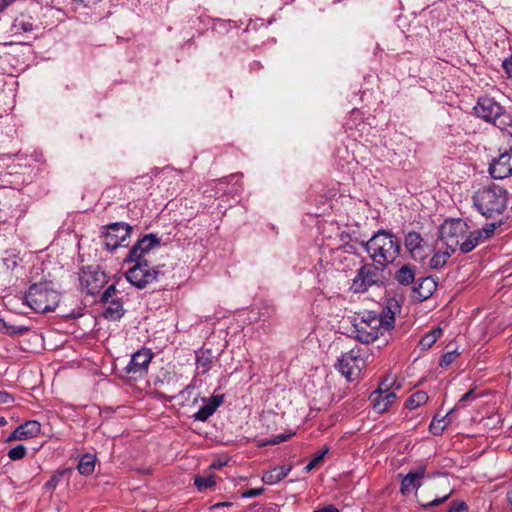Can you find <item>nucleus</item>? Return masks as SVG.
Returning a JSON list of instances; mask_svg holds the SVG:
<instances>
[{
    "label": "nucleus",
    "instance_id": "ea45409f",
    "mask_svg": "<svg viewBox=\"0 0 512 512\" xmlns=\"http://www.w3.org/2000/svg\"><path fill=\"white\" fill-rule=\"evenodd\" d=\"M452 492L453 491L451 490L449 493L445 494L444 496L437 497V498L433 499L432 501L428 502L427 504H422V506L423 507L438 506V505L444 503L445 501H447L448 498L451 496Z\"/></svg>",
    "mask_w": 512,
    "mask_h": 512
},
{
    "label": "nucleus",
    "instance_id": "b1692460",
    "mask_svg": "<svg viewBox=\"0 0 512 512\" xmlns=\"http://www.w3.org/2000/svg\"><path fill=\"white\" fill-rule=\"evenodd\" d=\"M395 280L403 286L411 285L415 281V268L411 264H403L395 273Z\"/></svg>",
    "mask_w": 512,
    "mask_h": 512
},
{
    "label": "nucleus",
    "instance_id": "6ab92c4d",
    "mask_svg": "<svg viewBox=\"0 0 512 512\" xmlns=\"http://www.w3.org/2000/svg\"><path fill=\"white\" fill-rule=\"evenodd\" d=\"M218 354L212 349L202 348L196 353V368L198 374H206L217 361Z\"/></svg>",
    "mask_w": 512,
    "mask_h": 512
},
{
    "label": "nucleus",
    "instance_id": "f8f14e48",
    "mask_svg": "<svg viewBox=\"0 0 512 512\" xmlns=\"http://www.w3.org/2000/svg\"><path fill=\"white\" fill-rule=\"evenodd\" d=\"M388 378L383 380L377 390L371 393L369 400L373 404V409L376 413L385 412L396 399V394L394 392L389 391L390 383H388Z\"/></svg>",
    "mask_w": 512,
    "mask_h": 512
},
{
    "label": "nucleus",
    "instance_id": "5701e85b",
    "mask_svg": "<svg viewBox=\"0 0 512 512\" xmlns=\"http://www.w3.org/2000/svg\"><path fill=\"white\" fill-rule=\"evenodd\" d=\"M106 307L103 315L109 320H118L124 315L123 303L119 298L109 300V302H103Z\"/></svg>",
    "mask_w": 512,
    "mask_h": 512
},
{
    "label": "nucleus",
    "instance_id": "a18cd8bd",
    "mask_svg": "<svg viewBox=\"0 0 512 512\" xmlns=\"http://www.w3.org/2000/svg\"><path fill=\"white\" fill-rule=\"evenodd\" d=\"M3 261L8 269H13L17 265L16 255H13L12 258L5 257L3 258Z\"/></svg>",
    "mask_w": 512,
    "mask_h": 512
},
{
    "label": "nucleus",
    "instance_id": "a211bd4d",
    "mask_svg": "<svg viewBox=\"0 0 512 512\" xmlns=\"http://www.w3.org/2000/svg\"><path fill=\"white\" fill-rule=\"evenodd\" d=\"M223 395H213L209 398H202L203 406L192 416L196 421H206L212 416L217 408L223 403Z\"/></svg>",
    "mask_w": 512,
    "mask_h": 512
},
{
    "label": "nucleus",
    "instance_id": "c85d7f7f",
    "mask_svg": "<svg viewBox=\"0 0 512 512\" xmlns=\"http://www.w3.org/2000/svg\"><path fill=\"white\" fill-rule=\"evenodd\" d=\"M442 330L441 328H435L431 330L429 333L424 335L419 341V346L422 350H427L432 347V345L438 340L441 336Z\"/></svg>",
    "mask_w": 512,
    "mask_h": 512
},
{
    "label": "nucleus",
    "instance_id": "e433bc0d",
    "mask_svg": "<svg viewBox=\"0 0 512 512\" xmlns=\"http://www.w3.org/2000/svg\"><path fill=\"white\" fill-rule=\"evenodd\" d=\"M457 356H458V353L456 351H450V352L445 353L440 360V366H442V367L449 366L451 363H453L455 361Z\"/></svg>",
    "mask_w": 512,
    "mask_h": 512
},
{
    "label": "nucleus",
    "instance_id": "dca6fc26",
    "mask_svg": "<svg viewBox=\"0 0 512 512\" xmlns=\"http://www.w3.org/2000/svg\"><path fill=\"white\" fill-rule=\"evenodd\" d=\"M159 244V239L154 234H147L136 242L130 249L127 260L138 261L143 260V256L152 248Z\"/></svg>",
    "mask_w": 512,
    "mask_h": 512
},
{
    "label": "nucleus",
    "instance_id": "2f4dec72",
    "mask_svg": "<svg viewBox=\"0 0 512 512\" xmlns=\"http://www.w3.org/2000/svg\"><path fill=\"white\" fill-rule=\"evenodd\" d=\"M70 469H63L56 471L44 485V489L46 490H54L58 484L62 481L65 474H67Z\"/></svg>",
    "mask_w": 512,
    "mask_h": 512
},
{
    "label": "nucleus",
    "instance_id": "423d86ee",
    "mask_svg": "<svg viewBox=\"0 0 512 512\" xmlns=\"http://www.w3.org/2000/svg\"><path fill=\"white\" fill-rule=\"evenodd\" d=\"M467 233H469V226L462 219L447 220L440 228L441 240L451 252L460 247L463 239L467 237Z\"/></svg>",
    "mask_w": 512,
    "mask_h": 512
},
{
    "label": "nucleus",
    "instance_id": "a878e982",
    "mask_svg": "<svg viewBox=\"0 0 512 512\" xmlns=\"http://www.w3.org/2000/svg\"><path fill=\"white\" fill-rule=\"evenodd\" d=\"M97 458L95 455L86 453L84 454L78 465L77 470L81 475L89 476L91 475L95 470V464H96Z\"/></svg>",
    "mask_w": 512,
    "mask_h": 512
},
{
    "label": "nucleus",
    "instance_id": "4c0bfd02",
    "mask_svg": "<svg viewBox=\"0 0 512 512\" xmlns=\"http://www.w3.org/2000/svg\"><path fill=\"white\" fill-rule=\"evenodd\" d=\"M289 437H290V435L279 434L272 439H269L267 441L259 443L258 446L262 447V446H267V445H276V444L286 441Z\"/></svg>",
    "mask_w": 512,
    "mask_h": 512
},
{
    "label": "nucleus",
    "instance_id": "3c124183",
    "mask_svg": "<svg viewBox=\"0 0 512 512\" xmlns=\"http://www.w3.org/2000/svg\"><path fill=\"white\" fill-rule=\"evenodd\" d=\"M233 504L231 502H218L211 506V509H218L222 507H231Z\"/></svg>",
    "mask_w": 512,
    "mask_h": 512
},
{
    "label": "nucleus",
    "instance_id": "603ef678",
    "mask_svg": "<svg viewBox=\"0 0 512 512\" xmlns=\"http://www.w3.org/2000/svg\"><path fill=\"white\" fill-rule=\"evenodd\" d=\"M223 465H224V463H222V462H213V463L210 465V468H213V469H220Z\"/></svg>",
    "mask_w": 512,
    "mask_h": 512
},
{
    "label": "nucleus",
    "instance_id": "473e14b6",
    "mask_svg": "<svg viewBox=\"0 0 512 512\" xmlns=\"http://www.w3.org/2000/svg\"><path fill=\"white\" fill-rule=\"evenodd\" d=\"M449 412L444 418L440 420L433 419L429 425V430L433 435H441L446 428L445 419L450 414Z\"/></svg>",
    "mask_w": 512,
    "mask_h": 512
},
{
    "label": "nucleus",
    "instance_id": "9d476101",
    "mask_svg": "<svg viewBox=\"0 0 512 512\" xmlns=\"http://www.w3.org/2000/svg\"><path fill=\"white\" fill-rule=\"evenodd\" d=\"M131 231L132 227L126 223H112L107 226V231L103 235V245L110 251L127 246Z\"/></svg>",
    "mask_w": 512,
    "mask_h": 512
},
{
    "label": "nucleus",
    "instance_id": "8fccbe9b",
    "mask_svg": "<svg viewBox=\"0 0 512 512\" xmlns=\"http://www.w3.org/2000/svg\"><path fill=\"white\" fill-rule=\"evenodd\" d=\"M473 395H474V391L473 390H469L464 395H462V397L460 398L459 402H466V401L472 399Z\"/></svg>",
    "mask_w": 512,
    "mask_h": 512
},
{
    "label": "nucleus",
    "instance_id": "412c9836",
    "mask_svg": "<svg viewBox=\"0 0 512 512\" xmlns=\"http://www.w3.org/2000/svg\"><path fill=\"white\" fill-rule=\"evenodd\" d=\"M437 288V283L431 277H424L419 280L417 287L414 288V292L417 294L419 300H426L432 296Z\"/></svg>",
    "mask_w": 512,
    "mask_h": 512
},
{
    "label": "nucleus",
    "instance_id": "a19ab883",
    "mask_svg": "<svg viewBox=\"0 0 512 512\" xmlns=\"http://www.w3.org/2000/svg\"><path fill=\"white\" fill-rule=\"evenodd\" d=\"M467 509V505L463 501H455L447 512H463Z\"/></svg>",
    "mask_w": 512,
    "mask_h": 512
},
{
    "label": "nucleus",
    "instance_id": "aec40b11",
    "mask_svg": "<svg viewBox=\"0 0 512 512\" xmlns=\"http://www.w3.org/2000/svg\"><path fill=\"white\" fill-rule=\"evenodd\" d=\"M425 467H420L414 471H410L401 482V493L409 494L413 489L420 487V480L425 476Z\"/></svg>",
    "mask_w": 512,
    "mask_h": 512
},
{
    "label": "nucleus",
    "instance_id": "72a5a7b5",
    "mask_svg": "<svg viewBox=\"0 0 512 512\" xmlns=\"http://www.w3.org/2000/svg\"><path fill=\"white\" fill-rule=\"evenodd\" d=\"M328 451L329 448L326 447L323 450H321L317 455H315L313 459L305 466V471L310 472L311 470H313L324 459Z\"/></svg>",
    "mask_w": 512,
    "mask_h": 512
},
{
    "label": "nucleus",
    "instance_id": "58836bf2",
    "mask_svg": "<svg viewBox=\"0 0 512 512\" xmlns=\"http://www.w3.org/2000/svg\"><path fill=\"white\" fill-rule=\"evenodd\" d=\"M497 228V224L495 223H489L486 224L482 229L477 230L478 232H483V239L490 238Z\"/></svg>",
    "mask_w": 512,
    "mask_h": 512
},
{
    "label": "nucleus",
    "instance_id": "ddd939ff",
    "mask_svg": "<svg viewBox=\"0 0 512 512\" xmlns=\"http://www.w3.org/2000/svg\"><path fill=\"white\" fill-rule=\"evenodd\" d=\"M489 173L494 179H505L512 176V146L493 159Z\"/></svg>",
    "mask_w": 512,
    "mask_h": 512
},
{
    "label": "nucleus",
    "instance_id": "37998d69",
    "mask_svg": "<svg viewBox=\"0 0 512 512\" xmlns=\"http://www.w3.org/2000/svg\"><path fill=\"white\" fill-rule=\"evenodd\" d=\"M502 67L505 70L508 77L512 79V56L503 61Z\"/></svg>",
    "mask_w": 512,
    "mask_h": 512
},
{
    "label": "nucleus",
    "instance_id": "f03ea898",
    "mask_svg": "<svg viewBox=\"0 0 512 512\" xmlns=\"http://www.w3.org/2000/svg\"><path fill=\"white\" fill-rule=\"evenodd\" d=\"M395 317L389 310L384 315L375 312H366L355 318L353 334L355 339L362 343L374 342L383 331L393 327Z\"/></svg>",
    "mask_w": 512,
    "mask_h": 512
},
{
    "label": "nucleus",
    "instance_id": "f257e3e1",
    "mask_svg": "<svg viewBox=\"0 0 512 512\" xmlns=\"http://www.w3.org/2000/svg\"><path fill=\"white\" fill-rule=\"evenodd\" d=\"M400 250L401 245L397 236L384 229L376 232L365 243V251L372 262L384 269L397 259Z\"/></svg>",
    "mask_w": 512,
    "mask_h": 512
},
{
    "label": "nucleus",
    "instance_id": "864d4df0",
    "mask_svg": "<svg viewBox=\"0 0 512 512\" xmlns=\"http://www.w3.org/2000/svg\"><path fill=\"white\" fill-rule=\"evenodd\" d=\"M7 424V420L4 417H0V427Z\"/></svg>",
    "mask_w": 512,
    "mask_h": 512
},
{
    "label": "nucleus",
    "instance_id": "1a4fd4ad",
    "mask_svg": "<svg viewBox=\"0 0 512 512\" xmlns=\"http://www.w3.org/2000/svg\"><path fill=\"white\" fill-rule=\"evenodd\" d=\"M365 366V360L362 356L360 348H353L344 353L339 360V371L348 381L356 379Z\"/></svg>",
    "mask_w": 512,
    "mask_h": 512
},
{
    "label": "nucleus",
    "instance_id": "f704fd0d",
    "mask_svg": "<svg viewBox=\"0 0 512 512\" xmlns=\"http://www.w3.org/2000/svg\"><path fill=\"white\" fill-rule=\"evenodd\" d=\"M27 449L24 445H17L8 451V457L13 460H20L25 457Z\"/></svg>",
    "mask_w": 512,
    "mask_h": 512
},
{
    "label": "nucleus",
    "instance_id": "393cba45",
    "mask_svg": "<svg viewBox=\"0 0 512 512\" xmlns=\"http://www.w3.org/2000/svg\"><path fill=\"white\" fill-rule=\"evenodd\" d=\"M483 240V232H478L477 230L471 231L469 229V233H467V237L463 239L459 249L463 253H468L472 251L479 243Z\"/></svg>",
    "mask_w": 512,
    "mask_h": 512
},
{
    "label": "nucleus",
    "instance_id": "4be33fe9",
    "mask_svg": "<svg viewBox=\"0 0 512 512\" xmlns=\"http://www.w3.org/2000/svg\"><path fill=\"white\" fill-rule=\"evenodd\" d=\"M291 471L290 466L275 467L266 471L262 476V481L268 485H274L283 480Z\"/></svg>",
    "mask_w": 512,
    "mask_h": 512
},
{
    "label": "nucleus",
    "instance_id": "9b49d317",
    "mask_svg": "<svg viewBox=\"0 0 512 512\" xmlns=\"http://www.w3.org/2000/svg\"><path fill=\"white\" fill-rule=\"evenodd\" d=\"M404 245L410 257L415 261H423L432 252L430 245L415 231H410L405 235Z\"/></svg>",
    "mask_w": 512,
    "mask_h": 512
},
{
    "label": "nucleus",
    "instance_id": "bb28decb",
    "mask_svg": "<svg viewBox=\"0 0 512 512\" xmlns=\"http://www.w3.org/2000/svg\"><path fill=\"white\" fill-rule=\"evenodd\" d=\"M34 29L35 27L31 19L22 16L15 19L11 30L14 35H17L22 33H31Z\"/></svg>",
    "mask_w": 512,
    "mask_h": 512
},
{
    "label": "nucleus",
    "instance_id": "6e6552de",
    "mask_svg": "<svg viewBox=\"0 0 512 512\" xmlns=\"http://www.w3.org/2000/svg\"><path fill=\"white\" fill-rule=\"evenodd\" d=\"M79 282L82 292L88 295H95L107 283V276L98 266H87L81 269Z\"/></svg>",
    "mask_w": 512,
    "mask_h": 512
},
{
    "label": "nucleus",
    "instance_id": "c03bdc74",
    "mask_svg": "<svg viewBox=\"0 0 512 512\" xmlns=\"http://www.w3.org/2000/svg\"><path fill=\"white\" fill-rule=\"evenodd\" d=\"M198 385H197V380L196 379H193L191 381L190 384H188L186 386L185 389H183L180 393H179V396L183 397V398H186V395H189L190 391L194 388H196Z\"/></svg>",
    "mask_w": 512,
    "mask_h": 512
},
{
    "label": "nucleus",
    "instance_id": "2eb2a0df",
    "mask_svg": "<svg viewBox=\"0 0 512 512\" xmlns=\"http://www.w3.org/2000/svg\"><path fill=\"white\" fill-rule=\"evenodd\" d=\"M152 357L153 355L149 349H141L135 352L127 365V372L138 376L146 374Z\"/></svg>",
    "mask_w": 512,
    "mask_h": 512
},
{
    "label": "nucleus",
    "instance_id": "7c9ffc66",
    "mask_svg": "<svg viewBox=\"0 0 512 512\" xmlns=\"http://www.w3.org/2000/svg\"><path fill=\"white\" fill-rule=\"evenodd\" d=\"M215 475L209 474L208 476H197L194 479V484L199 491L207 490L215 485Z\"/></svg>",
    "mask_w": 512,
    "mask_h": 512
},
{
    "label": "nucleus",
    "instance_id": "09e8293b",
    "mask_svg": "<svg viewBox=\"0 0 512 512\" xmlns=\"http://www.w3.org/2000/svg\"><path fill=\"white\" fill-rule=\"evenodd\" d=\"M15 0H0V12L4 11L8 6L14 3Z\"/></svg>",
    "mask_w": 512,
    "mask_h": 512
},
{
    "label": "nucleus",
    "instance_id": "79ce46f5",
    "mask_svg": "<svg viewBox=\"0 0 512 512\" xmlns=\"http://www.w3.org/2000/svg\"><path fill=\"white\" fill-rule=\"evenodd\" d=\"M263 492H264L263 488H254V489H249V490L244 491L241 496L243 498H253V497H257V496L261 495Z\"/></svg>",
    "mask_w": 512,
    "mask_h": 512
},
{
    "label": "nucleus",
    "instance_id": "c756f323",
    "mask_svg": "<svg viewBox=\"0 0 512 512\" xmlns=\"http://www.w3.org/2000/svg\"><path fill=\"white\" fill-rule=\"evenodd\" d=\"M429 397L425 391L414 392L406 401V407L416 409L428 401Z\"/></svg>",
    "mask_w": 512,
    "mask_h": 512
},
{
    "label": "nucleus",
    "instance_id": "f3484780",
    "mask_svg": "<svg viewBox=\"0 0 512 512\" xmlns=\"http://www.w3.org/2000/svg\"><path fill=\"white\" fill-rule=\"evenodd\" d=\"M41 432V425L36 420H28L19 425L6 439V442L21 441L37 437Z\"/></svg>",
    "mask_w": 512,
    "mask_h": 512
},
{
    "label": "nucleus",
    "instance_id": "4468645a",
    "mask_svg": "<svg viewBox=\"0 0 512 512\" xmlns=\"http://www.w3.org/2000/svg\"><path fill=\"white\" fill-rule=\"evenodd\" d=\"M474 112L487 122H495L502 115V107L493 98L482 97L475 105Z\"/></svg>",
    "mask_w": 512,
    "mask_h": 512
},
{
    "label": "nucleus",
    "instance_id": "0eeeda50",
    "mask_svg": "<svg viewBox=\"0 0 512 512\" xmlns=\"http://www.w3.org/2000/svg\"><path fill=\"white\" fill-rule=\"evenodd\" d=\"M135 262V265L125 273V277L129 283L138 289H143L148 284L156 281L161 274L160 267H150L147 260Z\"/></svg>",
    "mask_w": 512,
    "mask_h": 512
},
{
    "label": "nucleus",
    "instance_id": "20e7f679",
    "mask_svg": "<svg viewBox=\"0 0 512 512\" xmlns=\"http://www.w3.org/2000/svg\"><path fill=\"white\" fill-rule=\"evenodd\" d=\"M25 303L35 312L54 311L60 302V294L50 282L32 284L24 295Z\"/></svg>",
    "mask_w": 512,
    "mask_h": 512
},
{
    "label": "nucleus",
    "instance_id": "49530a36",
    "mask_svg": "<svg viewBox=\"0 0 512 512\" xmlns=\"http://www.w3.org/2000/svg\"><path fill=\"white\" fill-rule=\"evenodd\" d=\"M13 402V397L11 394L0 391V404H9Z\"/></svg>",
    "mask_w": 512,
    "mask_h": 512
},
{
    "label": "nucleus",
    "instance_id": "7ed1b4c3",
    "mask_svg": "<svg viewBox=\"0 0 512 512\" xmlns=\"http://www.w3.org/2000/svg\"><path fill=\"white\" fill-rule=\"evenodd\" d=\"M507 200L508 192L495 185L478 190L473 197L474 205L487 218L502 214L506 209Z\"/></svg>",
    "mask_w": 512,
    "mask_h": 512
},
{
    "label": "nucleus",
    "instance_id": "de8ad7c7",
    "mask_svg": "<svg viewBox=\"0 0 512 512\" xmlns=\"http://www.w3.org/2000/svg\"><path fill=\"white\" fill-rule=\"evenodd\" d=\"M314 512H339V510L334 505H327Z\"/></svg>",
    "mask_w": 512,
    "mask_h": 512
},
{
    "label": "nucleus",
    "instance_id": "cd10ccee",
    "mask_svg": "<svg viewBox=\"0 0 512 512\" xmlns=\"http://www.w3.org/2000/svg\"><path fill=\"white\" fill-rule=\"evenodd\" d=\"M451 250L436 252L429 261V266L432 269H440L445 266L447 260L450 258Z\"/></svg>",
    "mask_w": 512,
    "mask_h": 512
},
{
    "label": "nucleus",
    "instance_id": "39448f33",
    "mask_svg": "<svg viewBox=\"0 0 512 512\" xmlns=\"http://www.w3.org/2000/svg\"><path fill=\"white\" fill-rule=\"evenodd\" d=\"M384 268L372 264L363 265L352 281L351 290L355 293H364L372 286H380L384 283Z\"/></svg>",
    "mask_w": 512,
    "mask_h": 512
},
{
    "label": "nucleus",
    "instance_id": "c9c22d12",
    "mask_svg": "<svg viewBox=\"0 0 512 512\" xmlns=\"http://www.w3.org/2000/svg\"><path fill=\"white\" fill-rule=\"evenodd\" d=\"M116 286L114 284L108 286V288L104 291V293L101 295V302H109V300L116 299Z\"/></svg>",
    "mask_w": 512,
    "mask_h": 512
}]
</instances>
